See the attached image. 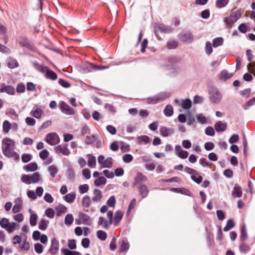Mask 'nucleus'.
<instances>
[{
    "label": "nucleus",
    "instance_id": "obj_1",
    "mask_svg": "<svg viewBox=\"0 0 255 255\" xmlns=\"http://www.w3.org/2000/svg\"><path fill=\"white\" fill-rule=\"evenodd\" d=\"M14 142L9 138H4L2 141V150L3 154L8 157H17L18 154L14 151Z\"/></svg>",
    "mask_w": 255,
    "mask_h": 255
},
{
    "label": "nucleus",
    "instance_id": "obj_2",
    "mask_svg": "<svg viewBox=\"0 0 255 255\" xmlns=\"http://www.w3.org/2000/svg\"><path fill=\"white\" fill-rule=\"evenodd\" d=\"M41 179V176L38 172H34L32 174H24L21 176L22 182L26 184L38 183Z\"/></svg>",
    "mask_w": 255,
    "mask_h": 255
},
{
    "label": "nucleus",
    "instance_id": "obj_3",
    "mask_svg": "<svg viewBox=\"0 0 255 255\" xmlns=\"http://www.w3.org/2000/svg\"><path fill=\"white\" fill-rule=\"evenodd\" d=\"M241 16V13L239 11L232 12L229 17L224 18V21L228 28H230Z\"/></svg>",
    "mask_w": 255,
    "mask_h": 255
},
{
    "label": "nucleus",
    "instance_id": "obj_4",
    "mask_svg": "<svg viewBox=\"0 0 255 255\" xmlns=\"http://www.w3.org/2000/svg\"><path fill=\"white\" fill-rule=\"evenodd\" d=\"M209 99L213 104H218L221 101L222 95L220 92L216 88H212L210 90Z\"/></svg>",
    "mask_w": 255,
    "mask_h": 255
},
{
    "label": "nucleus",
    "instance_id": "obj_5",
    "mask_svg": "<svg viewBox=\"0 0 255 255\" xmlns=\"http://www.w3.org/2000/svg\"><path fill=\"white\" fill-rule=\"evenodd\" d=\"M169 97V94L166 92H162L152 97L147 99V103L149 104H155L162 101Z\"/></svg>",
    "mask_w": 255,
    "mask_h": 255
},
{
    "label": "nucleus",
    "instance_id": "obj_6",
    "mask_svg": "<svg viewBox=\"0 0 255 255\" xmlns=\"http://www.w3.org/2000/svg\"><path fill=\"white\" fill-rule=\"evenodd\" d=\"M169 97V94L166 92H162L152 97L147 99V103L149 104H155L162 101Z\"/></svg>",
    "mask_w": 255,
    "mask_h": 255
},
{
    "label": "nucleus",
    "instance_id": "obj_7",
    "mask_svg": "<svg viewBox=\"0 0 255 255\" xmlns=\"http://www.w3.org/2000/svg\"><path fill=\"white\" fill-rule=\"evenodd\" d=\"M98 162L103 168H111L113 164L112 157H108L105 159V157L103 155L98 156Z\"/></svg>",
    "mask_w": 255,
    "mask_h": 255
},
{
    "label": "nucleus",
    "instance_id": "obj_8",
    "mask_svg": "<svg viewBox=\"0 0 255 255\" xmlns=\"http://www.w3.org/2000/svg\"><path fill=\"white\" fill-rule=\"evenodd\" d=\"M45 141L49 144L54 145L60 142V138L56 133L51 132L46 135Z\"/></svg>",
    "mask_w": 255,
    "mask_h": 255
},
{
    "label": "nucleus",
    "instance_id": "obj_9",
    "mask_svg": "<svg viewBox=\"0 0 255 255\" xmlns=\"http://www.w3.org/2000/svg\"><path fill=\"white\" fill-rule=\"evenodd\" d=\"M186 172L191 175V179L198 184L200 183L202 181V177L199 174L198 172L192 168L186 167L185 168Z\"/></svg>",
    "mask_w": 255,
    "mask_h": 255
},
{
    "label": "nucleus",
    "instance_id": "obj_10",
    "mask_svg": "<svg viewBox=\"0 0 255 255\" xmlns=\"http://www.w3.org/2000/svg\"><path fill=\"white\" fill-rule=\"evenodd\" d=\"M60 109L62 113L67 115H73L75 110L67 105L65 102L61 101L60 103Z\"/></svg>",
    "mask_w": 255,
    "mask_h": 255
},
{
    "label": "nucleus",
    "instance_id": "obj_11",
    "mask_svg": "<svg viewBox=\"0 0 255 255\" xmlns=\"http://www.w3.org/2000/svg\"><path fill=\"white\" fill-rule=\"evenodd\" d=\"M59 242L56 238L51 240V246L49 252L52 255L56 254L59 251Z\"/></svg>",
    "mask_w": 255,
    "mask_h": 255
},
{
    "label": "nucleus",
    "instance_id": "obj_12",
    "mask_svg": "<svg viewBox=\"0 0 255 255\" xmlns=\"http://www.w3.org/2000/svg\"><path fill=\"white\" fill-rule=\"evenodd\" d=\"M55 150L57 153H62L64 155H68L70 153L67 144L57 145L55 147Z\"/></svg>",
    "mask_w": 255,
    "mask_h": 255
},
{
    "label": "nucleus",
    "instance_id": "obj_13",
    "mask_svg": "<svg viewBox=\"0 0 255 255\" xmlns=\"http://www.w3.org/2000/svg\"><path fill=\"white\" fill-rule=\"evenodd\" d=\"M0 93H6L9 95H13L15 93L14 88L10 85H6L4 83L0 85Z\"/></svg>",
    "mask_w": 255,
    "mask_h": 255
},
{
    "label": "nucleus",
    "instance_id": "obj_14",
    "mask_svg": "<svg viewBox=\"0 0 255 255\" xmlns=\"http://www.w3.org/2000/svg\"><path fill=\"white\" fill-rule=\"evenodd\" d=\"M160 132L163 136L166 137L172 134L174 132V130L173 128L163 126L160 128Z\"/></svg>",
    "mask_w": 255,
    "mask_h": 255
},
{
    "label": "nucleus",
    "instance_id": "obj_15",
    "mask_svg": "<svg viewBox=\"0 0 255 255\" xmlns=\"http://www.w3.org/2000/svg\"><path fill=\"white\" fill-rule=\"evenodd\" d=\"M79 218L82 224L84 225H90L91 224V220L90 217L85 213H80L79 214Z\"/></svg>",
    "mask_w": 255,
    "mask_h": 255
},
{
    "label": "nucleus",
    "instance_id": "obj_16",
    "mask_svg": "<svg viewBox=\"0 0 255 255\" xmlns=\"http://www.w3.org/2000/svg\"><path fill=\"white\" fill-rule=\"evenodd\" d=\"M147 180V178L145 176L141 173H138L134 178V186H138L140 184H142V182H145Z\"/></svg>",
    "mask_w": 255,
    "mask_h": 255
},
{
    "label": "nucleus",
    "instance_id": "obj_17",
    "mask_svg": "<svg viewBox=\"0 0 255 255\" xmlns=\"http://www.w3.org/2000/svg\"><path fill=\"white\" fill-rule=\"evenodd\" d=\"M93 196L92 197V200L94 202H99L103 198V194L102 192L97 189L94 190Z\"/></svg>",
    "mask_w": 255,
    "mask_h": 255
},
{
    "label": "nucleus",
    "instance_id": "obj_18",
    "mask_svg": "<svg viewBox=\"0 0 255 255\" xmlns=\"http://www.w3.org/2000/svg\"><path fill=\"white\" fill-rule=\"evenodd\" d=\"M138 188L140 195L143 198L146 197L148 194V189L147 186L144 184H140L136 186Z\"/></svg>",
    "mask_w": 255,
    "mask_h": 255
},
{
    "label": "nucleus",
    "instance_id": "obj_19",
    "mask_svg": "<svg viewBox=\"0 0 255 255\" xmlns=\"http://www.w3.org/2000/svg\"><path fill=\"white\" fill-rule=\"evenodd\" d=\"M15 205L12 208V212L16 213L19 212L21 208L22 201L20 198H17L14 200Z\"/></svg>",
    "mask_w": 255,
    "mask_h": 255
},
{
    "label": "nucleus",
    "instance_id": "obj_20",
    "mask_svg": "<svg viewBox=\"0 0 255 255\" xmlns=\"http://www.w3.org/2000/svg\"><path fill=\"white\" fill-rule=\"evenodd\" d=\"M20 225L15 222H9L6 228H4L8 233H12L15 230L19 229Z\"/></svg>",
    "mask_w": 255,
    "mask_h": 255
},
{
    "label": "nucleus",
    "instance_id": "obj_21",
    "mask_svg": "<svg viewBox=\"0 0 255 255\" xmlns=\"http://www.w3.org/2000/svg\"><path fill=\"white\" fill-rule=\"evenodd\" d=\"M92 201V199L89 196H86L82 198V205L84 208L86 209L85 210L86 212L89 211L88 208L90 207Z\"/></svg>",
    "mask_w": 255,
    "mask_h": 255
},
{
    "label": "nucleus",
    "instance_id": "obj_22",
    "mask_svg": "<svg viewBox=\"0 0 255 255\" xmlns=\"http://www.w3.org/2000/svg\"><path fill=\"white\" fill-rule=\"evenodd\" d=\"M88 160V165L90 168H94L96 165V159L95 156L91 154L86 155Z\"/></svg>",
    "mask_w": 255,
    "mask_h": 255
},
{
    "label": "nucleus",
    "instance_id": "obj_23",
    "mask_svg": "<svg viewBox=\"0 0 255 255\" xmlns=\"http://www.w3.org/2000/svg\"><path fill=\"white\" fill-rule=\"evenodd\" d=\"M227 124L221 121L217 122L215 125V128L217 132L224 131L227 129Z\"/></svg>",
    "mask_w": 255,
    "mask_h": 255
},
{
    "label": "nucleus",
    "instance_id": "obj_24",
    "mask_svg": "<svg viewBox=\"0 0 255 255\" xmlns=\"http://www.w3.org/2000/svg\"><path fill=\"white\" fill-rule=\"evenodd\" d=\"M181 39L183 42L191 43L193 40V36L191 33L188 32L183 34L181 37Z\"/></svg>",
    "mask_w": 255,
    "mask_h": 255
},
{
    "label": "nucleus",
    "instance_id": "obj_25",
    "mask_svg": "<svg viewBox=\"0 0 255 255\" xmlns=\"http://www.w3.org/2000/svg\"><path fill=\"white\" fill-rule=\"evenodd\" d=\"M156 28L160 32L164 33H170L172 31V28L170 26L164 24H158L156 26Z\"/></svg>",
    "mask_w": 255,
    "mask_h": 255
},
{
    "label": "nucleus",
    "instance_id": "obj_26",
    "mask_svg": "<svg viewBox=\"0 0 255 255\" xmlns=\"http://www.w3.org/2000/svg\"><path fill=\"white\" fill-rule=\"evenodd\" d=\"M38 168V165L35 162H31L23 166V169L27 171H34Z\"/></svg>",
    "mask_w": 255,
    "mask_h": 255
},
{
    "label": "nucleus",
    "instance_id": "obj_27",
    "mask_svg": "<svg viewBox=\"0 0 255 255\" xmlns=\"http://www.w3.org/2000/svg\"><path fill=\"white\" fill-rule=\"evenodd\" d=\"M180 106L184 110H189L192 106L191 100L189 99L182 100Z\"/></svg>",
    "mask_w": 255,
    "mask_h": 255
},
{
    "label": "nucleus",
    "instance_id": "obj_28",
    "mask_svg": "<svg viewBox=\"0 0 255 255\" xmlns=\"http://www.w3.org/2000/svg\"><path fill=\"white\" fill-rule=\"evenodd\" d=\"M98 224V225L102 226V228L107 230L109 229V226L110 225V224L109 223V221L102 217H100L99 218Z\"/></svg>",
    "mask_w": 255,
    "mask_h": 255
},
{
    "label": "nucleus",
    "instance_id": "obj_29",
    "mask_svg": "<svg viewBox=\"0 0 255 255\" xmlns=\"http://www.w3.org/2000/svg\"><path fill=\"white\" fill-rule=\"evenodd\" d=\"M243 194L242 190L240 186H235L232 192V196L235 197L240 198Z\"/></svg>",
    "mask_w": 255,
    "mask_h": 255
},
{
    "label": "nucleus",
    "instance_id": "obj_30",
    "mask_svg": "<svg viewBox=\"0 0 255 255\" xmlns=\"http://www.w3.org/2000/svg\"><path fill=\"white\" fill-rule=\"evenodd\" d=\"M45 76L47 78L52 80H55L57 78L56 73L49 69H46Z\"/></svg>",
    "mask_w": 255,
    "mask_h": 255
},
{
    "label": "nucleus",
    "instance_id": "obj_31",
    "mask_svg": "<svg viewBox=\"0 0 255 255\" xmlns=\"http://www.w3.org/2000/svg\"><path fill=\"white\" fill-rule=\"evenodd\" d=\"M43 112V111L41 109L37 108L35 110H32L30 114L32 117L36 119H39L41 117Z\"/></svg>",
    "mask_w": 255,
    "mask_h": 255
},
{
    "label": "nucleus",
    "instance_id": "obj_32",
    "mask_svg": "<svg viewBox=\"0 0 255 255\" xmlns=\"http://www.w3.org/2000/svg\"><path fill=\"white\" fill-rule=\"evenodd\" d=\"M55 210L56 211V215L60 216L66 212L67 208L62 205H59L55 208Z\"/></svg>",
    "mask_w": 255,
    "mask_h": 255
},
{
    "label": "nucleus",
    "instance_id": "obj_33",
    "mask_svg": "<svg viewBox=\"0 0 255 255\" xmlns=\"http://www.w3.org/2000/svg\"><path fill=\"white\" fill-rule=\"evenodd\" d=\"M123 216V213L120 211H117L114 217V222L116 225L119 224L120 221L122 220Z\"/></svg>",
    "mask_w": 255,
    "mask_h": 255
},
{
    "label": "nucleus",
    "instance_id": "obj_34",
    "mask_svg": "<svg viewBox=\"0 0 255 255\" xmlns=\"http://www.w3.org/2000/svg\"><path fill=\"white\" fill-rule=\"evenodd\" d=\"M48 223H49V221L48 220H46L44 219H41L39 222V224H38L39 229L42 231L45 230L48 227Z\"/></svg>",
    "mask_w": 255,
    "mask_h": 255
},
{
    "label": "nucleus",
    "instance_id": "obj_35",
    "mask_svg": "<svg viewBox=\"0 0 255 255\" xmlns=\"http://www.w3.org/2000/svg\"><path fill=\"white\" fill-rule=\"evenodd\" d=\"M7 66L11 69L17 67L18 66L17 61L12 58L7 59Z\"/></svg>",
    "mask_w": 255,
    "mask_h": 255
},
{
    "label": "nucleus",
    "instance_id": "obj_36",
    "mask_svg": "<svg viewBox=\"0 0 255 255\" xmlns=\"http://www.w3.org/2000/svg\"><path fill=\"white\" fill-rule=\"evenodd\" d=\"M48 171H49L50 175L52 177H54L58 171V169L57 166L55 165H52L48 167Z\"/></svg>",
    "mask_w": 255,
    "mask_h": 255
},
{
    "label": "nucleus",
    "instance_id": "obj_37",
    "mask_svg": "<svg viewBox=\"0 0 255 255\" xmlns=\"http://www.w3.org/2000/svg\"><path fill=\"white\" fill-rule=\"evenodd\" d=\"M107 180L103 177L101 176L95 180V185L97 186H100L102 185H105L106 183Z\"/></svg>",
    "mask_w": 255,
    "mask_h": 255
},
{
    "label": "nucleus",
    "instance_id": "obj_38",
    "mask_svg": "<svg viewBox=\"0 0 255 255\" xmlns=\"http://www.w3.org/2000/svg\"><path fill=\"white\" fill-rule=\"evenodd\" d=\"M164 113L166 116H171L173 114V110L172 106L170 105L166 106L164 110Z\"/></svg>",
    "mask_w": 255,
    "mask_h": 255
},
{
    "label": "nucleus",
    "instance_id": "obj_39",
    "mask_svg": "<svg viewBox=\"0 0 255 255\" xmlns=\"http://www.w3.org/2000/svg\"><path fill=\"white\" fill-rule=\"evenodd\" d=\"M240 238L242 241H245L248 238V234L245 225H244L242 226Z\"/></svg>",
    "mask_w": 255,
    "mask_h": 255
},
{
    "label": "nucleus",
    "instance_id": "obj_40",
    "mask_svg": "<svg viewBox=\"0 0 255 255\" xmlns=\"http://www.w3.org/2000/svg\"><path fill=\"white\" fill-rule=\"evenodd\" d=\"M250 249L249 246L244 243L241 244L240 246V251L244 254H246L249 252Z\"/></svg>",
    "mask_w": 255,
    "mask_h": 255
},
{
    "label": "nucleus",
    "instance_id": "obj_41",
    "mask_svg": "<svg viewBox=\"0 0 255 255\" xmlns=\"http://www.w3.org/2000/svg\"><path fill=\"white\" fill-rule=\"evenodd\" d=\"M76 198L75 193H70L66 195L64 197L65 200L68 203H72Z\"/></svg>",
    "mask_w": 255,
    "mask_h": 255
},
{
    "label": "nucleus",
    "instance_id": "obj_42",
    "mask_svg": "<svg viewBox=\"0 0 255 255\" xmlns=\"http://www.w3.org/2000/svg\"><path fill=\"white\" fill-rule=\"evenodd\" d=\"M74 221V218L72 214H67L65 218V224L68 226L72 225Z\"/></svg>",
    "mask_w": 255,
    "mask_h": 255
},
{
    "label": "nucleus",
    "instance_id": "obj_43",
    "mask_svg": "<svg viewBox=\"0 0 255 255\" xmlns=\"http://www.w3.org/2000/svg\"><path fill=\"white\" fill-rule=\"evenodd\" d=\"M61 251L64 255H81V254L78 252L71 251L67 249H62Z\"/></svg>",
    "mask_w": 255,
    "mask_h": 255
},
{
    "label": "nucleus",
    "instance_id": "obj_44",
    "mask_svg": "<svg viewBox=\"0 0 255 255\" xmlns=\"http://www.w3.org/2000/svg\"><path fill=\"white\" fill-rule=\"evenodd\" d=\"M196 118L198 122L201 124H205L207 122V118L202 114H197Z\"/></svg>",
    "mask_w": 255,
    "mask_h": 255
},
{
    "label": "nucleus",
    "instance_id": "obj_45",
    "mask_svg": "<svg viewBox=\"0 0 255 255\" xmlns=\"http://www.w3.org/2000/svg\"><path fill=\"white\" fill-rule=\"evenodd\" d=\"M97 237L102 241H105L107 237L106 233L102 230H99L97 232Z\"/></svg>",
    "mask_w": 255,
    "mask_h": 255
},
{
    "label": "nucleus",
    "instance_id": "obj_46",
    "mask_svg": "<svg viewBox=\"0 0 255 255\" xmlns=\"http://www.w3.org/2000/svg\"><path fill=\"white\" fill-rule=\"evenodd\" d=\"M229 0H217L216 6L218 8H222L225 6L228 3Z\"/></svg>",
    "mask_w": 255,
    "mask_h": 255
},
{
    "label": "nucleus",
    "instance_id": "obj_47",
    "mask_svg": "<svg viewBox=\"0 0 255 255\" xmlns=\"http://www.w3.org/2000/svg\"><path fill=\"white\" fill-rule=\"evenodd\" d=\"M11 126L10 123L8 121H4L2 125L3 131L6 133L8 132L11 128Z\"/></svg>",
    "mask_w": 255,
    "mask_h": 255
},
{
    "label": "nucleus",
    "instance_id": "obj_48",
    "mask_svg": "<svg viewBox=\"0 0 255 255\" xmlns=\"http://www.w3.org/2000/svg\"><path fill=\"white\" fill-rule=\"evenodd\" d=\"M37 216L35 214H33L30 215L29 219V223L31 226H34L37 223Z\"/></svg>",
    "mask_w": 255,
    "mask_h": 255
},
{
    "label": "nucleus",
    "instance_id": "obj_49",
    "mask_svg": "<svg viewBox=\"0 0 255 255\" xmlns=\"http://www.w3.org/2000/svg\"><path fill=\"white\" fill-rule=\"evenodd\" d=\"M234 223L232 220H229L226 224V226L224 228L225 232H227L234 227Z\"/></svg>",
    "mask_w": 255,
    "mask_h": 255
},
{
    "label": "nucleus",
    "instance_id": "obj_50",
    "mask_svg": "<svg viewBox=\"0 0 255 255\" xmlns=\"http://www.w3.org/2000/svg\"><path fill=\"white\" fill-rule=\"evenodd\" d=\"M223 39L221 37L216 38L213 40V45L214 47L220 46L223 44Z\"/></svg>",
    "mask_w": 255,
    "mask_h": 255
},
{
    "label": "nucleus",
    "instance_id": "obj_51",
    "mask_svg": "<svg viewBox=\"0 0 255 255\" xmlns=\"http://www.w3.org/2000/svg\"><path fill=\"white\" fill-rule=\"evenodd\" d=\"M32 158V155L30 154L24 153L21 156V160L23 162L26 163L29 161Z\"/></svg>",
    "mask_w": 255,
    "mask_h": 255
},
{
    "label": "nucleus",
    "instance_id": "obj_52",
    "mask_svg": "<svg viewBox=\"0 0 255 255\" xmlns=\"http://www.w3.org/2000/svg\"><path fill=\"white\" fill-rule=\"evenodd\" d=\"M45 215L50 218H53L55 215L54 210L51 208H49L45 210Z\"/></svg>",
    "mask_w": 255,
    "mask_h": 255
},
{
    "label": "nucleus",
    "instance_id": "obj_53",
    "mask_svg": "<svg viewBox=\"0 0 255 255\" xmlns=\"http://www.w3.org/2000/svg\"><path fill=\"white\" fill-rule=\"evenodd\" d=\"M255 103V97L249 100L245 105H244V109L245 110L249 109V108L254 105Z\"/></svg>",
    "mask_w": 255,
    "mask_h": 255
},
{
    "label": "nucleus",
    "instance_id": "obj_54",
    "mask_svg": "<svg viewBox=\"0 0 255 255\" xmlns=\"http://www.w3.org/2000/svg\"><path fill=\"white\" fill-rule=\"evenodd\" d=\"M107 203L109 207H114L116 205V200L115 196H111L108 200Z\"/></svg>",
    "mask_w": 255,
    "mask_h": 255
},
{
    "label": "nucleus",
    "instance_id": "obj_55",
    "mask_svg": "<svg viewBox=\"0 0 255 255\" xmlns=\"http://www.w3.org/2000/svg\"><path fill=\"white\" fill-rule=\"evenodd\" d=\"M49 152L46 149H44L40 152L39 156L42 160L46 159L49 156Z\"/></svg>",
    "mask_w": 255,
    "mask_h": 255
},
{
    "label": "nucleus",
    "instance_id": "obj_56",
    "mask_svg": "<svg viewBox=\"0 0 255 255\" xmlns=\"http://www.w3.org/2000/svg\"><path fill=\"white\" fill-rule=\"evenodd\" d=\"M213 51L211 43L210 42L206 43L205 52L207 55H210Z\"/></svg>",
    "mask_w": 255,
    "mask_h": 255
},
{
    "label": "nucleus",
    "instance_id": "obj_57",
    "mask_svg": "<svg viewBox=\"0 0 255 255\" xmlns=\"http://www.w3.org/2000/svg\"><path fill=\"white\" fill-rule=\"evenodd\" d=\"M220 77L222 79L226 80L230 78L231 77V75H230L227 71L223 70L221 73Z\"/></svg>",
    "mask_w": 255,
    "mask_h": 255
},
{
    "label": "nucleus",
    "instance_id": "obj_58",
    "mask_svg": "<svg viewBox=\"0 0 255 255\" xmlns=\"http://www.w3.org/2000/svg\"><path fill=\"white\" fill-rule=\"evenodd\" d=\"M79 191L81 193L84 194L87 193L89 190V186L87 184L81 185L79 187Z\"/></svg>",
    "mask_w": 255,
    "mask_h": 255
},
{
    "label": "nucleus",
    "instance_id": "obj_59",
    "mask_svg": "<svg viewBox=\"0 0 255 255\" xmlns=\"http://www.w3.org/2000/svg\"><path fill=\"white\" fill-rule=\"evenodd\" d=\"M205 133L209 136H214L215 135V130L211 127H208L205 129Z\"/></svg>",
    "mask_w": 255,
    "mask_h": 255
},
{
    "label": "nucleus",
    "instance_id": "obj_60",
    "mask_svg": "<svg viewBox=\"0 0 255 255\" xmlns=\"http://www.w3.org/2000/svg\"><path fill=\"white\" fill-rule=\"evenodd\" d=\"M35 251L38 254H41L43 252V248L41 244L37 243L34 246Z\"/></svg>",
    "mask_w": 255,
    "mask_h": 255
},
{
    "label": "nucleus",
    "instance_id": "obj_61",
    "mask_svg": "<svg viewBox=\"0 0 255 255\" xmlns=\"http://www.w3.org/2000/svg\"><path fill=\"white\" fill-rule=\"evenodd\" d=\"M239 140V136L238 134H233L229 139V142L233 144L238 142Z\"/></svg>",
    "mask_w": 255,
    "mask_h": 255
},
{
    "label": "nucleus",
    "instance_id": "obj_62",
    "mask_svg": "<svg viewBox=\"0 0 255 255\" xmlns=\"http://www.w3.org/2000/svg\"><path fill=\"white\" fill-rule=\"evenodd\" d=\"M178 46V43L175 41H171L167 42V46L168 49H174Z\"/></svg>",
    "mask_w": 255,
    "mask_h": 255
},
{
    "label": "nucleus",
    "instance_id": "obj_63",
    "mask_svg": "<svg viewBox=\"0 0 255 255\" xmlns=\"http://www.w3.org/2000/svg\"><path fill=\"white\" fill-rule=\"evenodd\" d=\"M123 161L126 163H129L133 159L132 156L130 154H126L123 157Z\"/></svg>",
    "mask_w": 255,
    "mask_h": 255
},
{
    "label": "nucleus",
    "instance_id": "obj_64",
    "mask_svg": "<svg viewBox=\"0 0 255 255\" xmlns=\"http://www.w3.org/2000/svg\"><path fill=\"white\" fill-rule=\"evenodd\" d=\"M248 67V68H251L250 72L252 73L255 77V62L249 64Z\"/></svg>",
    "mask_w": 255,
    "mask_h": 255
}]
</instances>
